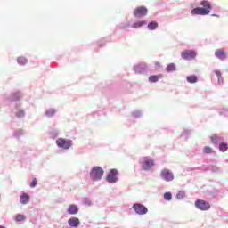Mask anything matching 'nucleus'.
I'll use <instances>...</instances> for the list:
<instances>
[{
    "instance_id": "f257e3e1",
    "label": "nucleus",
    "mask_w": 228,
    "mask_h": 228,
    "mask_svg": "<svg viewBox=\"0 0 228 228\" xmlns=\"http://www.w3.org/2000/svg\"><path fill=\"white\" fill-rule=\"evenodd\" d=\"M102 175H104V170L101 167H94L90 173V177L93 181H101Z\"/></svg>"
},
{
    "instance_id": "f03ea898",
    "label": "nucleus",
    "mask_w": 228,
    "mask_h": 228,
    "mask_svg": "<svg viewBox=\"0 0 228 228\" xmlns=\"http://www.w3.org/2000/svg\"><path fill=\"white\" fill-rule=\"evenodd\" d=\"M195 206L200 211H208V209H211V204L204 200H197Z\"/></svg>"
},
{
    "instance_id": "7ed1b4c3",
    "label": "nucleus",
    "mask_w": 228,
    "mask_h": 228,
    "mask_svg": "<svg viewBox=\"0 0 228 228\" xmlns=\"http://www.w3.org/2000/svg\"><path fill=\"white\" fill-rule=\"evenodd\" d=\"M181 57L183 58V60L187 61L195 60V58H197V52L194 50H185L182 52Z\"/></svg>"
},
{
    "instance_id": "20e7f679",
    "label": "nucleus",
    "mask_w": 228,
    "mask_h": 228,
    "mask_svg": "<svg viewBox=\"0 0 228 228\" xmlns=\"http://www.w3.org/2000/svg\"><path fill=\"white\" fill-rule=\"evenodd\" d=\"M117 175H118V171L117 169H111L106 176V181H108V183H110V184H114V183H117V181H118Z\"/></svg>"
},
{
    "instance_id": "39448f33",
    "label": "nucleus",
    "mask_w": 228,
    "mask_h": 228,
    "mask_svg": "<svg viewBox=\"0 0 228 228\" xmlns=\"http://www.w3.org/2000/svg\"><path fill=\"white\" fill-rule=\"evenodd\" d=\"M56 143L61 149H70L72 147V141L63 138H59L56 141Z\"/></svg>"
},
{
    "instance_id": "423d86ee",
    "label": "nucleus",
    "mask_w": 228,
    "mask_h": 228,
    "mask_svg": "<svg viewBox=\"0 0 228 228\" xmlns=\"http://www.w3.org/2000/svg\"><path fill=\"white\" fill-rule=\"evenodd\" d=\"M154 159H150L149 157H144L142 159V167L143 168V170H151V168H152V167H154Z\"/></svg>"
},
{
    "instance_id": "0eeeda50",
    "label": "nucleus",
    "mask_w": 228,
    "mask_h": 228,
    "mask_svg": "<svg viewBox=\"0 0 228 228\" xmlns=\"http://www.w3.org/2000/svg\"><path fill=\"white\" fill-rule=\"evenodd\" d=\"M148 12L149 11L147 10V8L145 6H139L134 9V16L140 19L141 17H145V15H147Z\"/></svg>"
},
{
    "instance_id": "6e6552de",
    "label": "nucleus",
    "mask_w": 228,
    "mask_h": 228,
    "mask_svg": "<svg viewBox=\"0 0 228 228\" xmlns=\"http://www.w3.org/2000/svg\"><path fill=\"white\" fill-rule=\"evenodd\" d=\"M133 209L135 211L137 215H147L149 211V209H147V207L142 204H134Z\"/></svg>"
},
{
    "instance_id": "1a4fd4ad",
    "label": "nucleus",
    "mask_w": 228,
    "mask_h": 228,
    "mask_svg": "<svg viewBox=\"0 0 228 228\" xmlns=\"http://www.w3.org/2000/svg\"><path fill=\"white\" fill-rule=\"evenodd\" d=\"M160 175L163 179H165V181H174V173L168 169H163L160 173Z\"/></svg>"
},
{
    "instance_id": "9d476101",
    "label": "nucleus",
    "mask_w": 228,
    "mask_h": 228,
    "mask_svg": "<svg viewBox=\"0 0 228 228\" xmlns=\"http://www.w3.org/2000/svg\"><path fill=\"white\" fill-rule=\"evenodd\" d=\"M191 15H209V10L204 9L202 7L194 8L191 12Z\"/></svg>"
},
{
    "instance_id": "9b49d317",
    "label": "nucleus",
    "mask_w": 228,
    "mask_h": 228,
    "mask_svg": "<svg viewBox=\"0 0 228 228\" xmlns=\"http://www.w3.org/2000/svg\"><path fill=\"white\" fill-rule=\"evenodd\" d=\"M216 57L219 60H225L227 58V53L224 49H216L215 51Z\"/></svg>"
},
{
    "instance_id": "f8f14e48",
    "label": "nucleus",
    "mask_w": 228,
    "mask_h": 228,
    "mask_svg": "<svg viewBox=\"0 0 228 228\" xmlns=\"http://www.w3.org/2000/svg\"><path fill=\"white\" fill-rule=\"evenodd\" d=\"M68 224L70 227H77L80 224L79 218L77 217H70L68 220Z\"/></svg>"
},
{
    "instance_id": "ddd939ff",
    "label": "nucleus",
    "mask_w": 228,
    "mask_h": 228,
    "mask_svg": "<svg viewBox=\"0 0 228 228\" xmlns=\"http://www.w3.org/2000/svg\"><path fill=\"white\" fill-rule=\"evenodd\" d=\"M159 79H163V74L151 75L148 78L150 83H158Z\"/></svg>"
},
{
    "instance_id": "4468645a",
    "label": "nucleus",
    "mask_w": 228,
    "mask_h": 228,
    "mask_svg": "<svg viewBox=\"0 0 228 228\" xmlns=\"http://www.w3.org/2000/svg\"><path fill=\"white\" fill-rule=\"evenodd\" d=\"M68 213L69 215H77V213H79V208H77L75 204L69 205Z\"/></svg>"
},
{
    "instance_id": "2eb2a0df",
    "label": "nucleus",
    "mask_w": 228,
    "mask_h": 228,
    "mask_svg": "<svg viewBox=\"0 0 228 228\" xmlns=\"http://www.w3.org/2000/svg\"><path fill=\"white\" fill-rule=\"evenodd\" d=\"M20 202L23 205L29 204V195L23 193L20 198Z\"/></svg>"
},
{
    "instance_id": "dca6fc26",
    "label": "nucleus",
    "mask_w": 228,
    "mask_h": 228,
    "mask_svg": "<svg viewBox=\"0 0 228 228\" xmlns=\"http://www.w3.org/2000/svg\"><path fill=\"white\" fill-rule=\"evenodd\" d=\"M200 5L203 6L204 10H208L211 12V4L208 1H201Z\"/></svg>"
},
{
    "instance_id": "f3484780",
    "label": "nucleus",
    "mask_w": 228,
    "mask_h": 228,
    "mask_svg": "<svg viewBox=\"0 0 228 228\" xmlns=\"http://www.w3.org/2000/svg\"><path fill=\"white\" fill-rule=\"evenodd\" d=\"M158 22L151 21L148 24V29H150V31H154V29H158Z\"/></svg>"
},
{
    "instance_id": "a211bd4d",
    "label": "nucleus",
    "mask_w": 228,
    "mask_h": 228,
    "mask_svg": "<svg viewBox=\"0 0 228 228\" xmlns=\"http://www.w3.org/2000/svg\"><path fill=\"white\" fill-rule=\"evenodd\" d=\"M22 94L20 93H14L11 96V101H20Z\"/></svg>"
},
{
    "instance_id": "6ab92c4d",
    "label": "nucleus",
    "mask_w": 228,
    "mask_h": 228,
    "mask_svg": "<svg viewBox=\"0 0 228 228\" xmlns=\"http://www.w3.org/2000/svg\"><path fill=\"white\" fill-rule=\"evenodd\" d=\"M145 24H147V21H137L132 25V28L136 29L138 28H142V26H145Z\"/></svg>"
},
{
    "instance_id": "aec40b11",
    "label": "nucleus",
    "mask_w": 228,
    "mask_h": 228,
    "mask_svg": "<svg viewBox=\"0 0 228 228\" xmlns=\"http://www.w3.org/2000/svg\"><path fill=\"white\" fill-rule=\"evenodd\" d=\"M167 72H175L176 70L175 64L170 63L167 68H166Z\"/></svg>"
},
{
    "instance_id": "412c9836",
    "label": "nucleus",
    "mask_w": 228,
    "mask_h": 228,
    "mask_svg": "<svg viewBox=\"0 0 228 228\" xmlns=\"http://www.w3.org/2000/svg\"><path fill=\"white\" fill-rule=\"evenodd\" d=\"M187 81H188V83H197V81H198L197 76L191 75V76L187 77Z\"/></svg>"
},
{
    "instance_id": "4be33fe9",
    "label": "nucleus",
    "mask_w": 228,
    "mask_h": 228,
    "mask_svg": "<svg viewBox=\"0 0 228 228\" xmlns=\"http://www.w3.org/2000/svg\"><path fill=\"white\" fill-rule=\"evenodd\" d=\"M17 61L19 65H26V63H28V59H26L25 57H19L17 59Z\"/></svg>"
},
{
    "instance_id": "5701e85b",
    "label": "nucleus",
    "mask_w": 228,
    "mask_h": 228,
    "mask_svg": "<svg viewBox=\"0 0 228 228\" xmlns=\"http://www.w3.org/2000/svg\"><path fill=\"white\" fill-rule=\"evenodd\" d=\"M228 147H227V143H224V142H222L220 145H219V151L221 152H226Z\"/></svg>"
},
{
    "instance_id": "b1692460",
    "label": "nucleus",
    "mask_w": 228,
    "mask_h": 228,
    "mask_svg": "<svg viewBox=\"0 0 228 228\" xmlns=\"http://www.w3.org/2000/svg\"><path fill=\"white\" fill-rule=\"evenodd\" d=\"M15 220L16 222H24V220H26V216L19 214L15 216Z\"/></svg>"
},
{
    "instance_id": "393cba45",
    "label": "nucleus",
    "mask_w": 228,
    "mask_h": 228,
    "mask_svg": "<svg viewBox=\"0 0 228 228\" xmlns=\"http://www.w3.org/2000/svg\"><path fill=\"white\" fill-rule=\"evenodd\" d=\"M54 113H56V110L54 109H50L46 111L45 115L46 117H53Z\"/></svg>"
},
{
    "instance_id": "a878e982",
    "label": "nucleus",
    "mask_w": 228,
    "mask_h": 228,
    "mask_svg": "<svg viewBox=\"0 0 228 228\" xmlns=\"http://www.w3.org/2000/svg\"><path fill=\"white\" fill-rule=\"evenodd\" d=\"M203 152L204 154H211V152H213V148L206 146L203 149Z\"/></svg>"
},
{
    "instance_id": "bb28decb",
    "label": "nucleus",
    "mask_w": 228,
    "mask_h": 228,
    "mask_svg": "<svg viewBox=\"0 0 228 228\" xmlns=\"http://www.w3.org/2000/svg\"><path fill=\"white\" fill-rule=\"evenodd\" d=\"M184 197H186V193L184 192V191H180L176 195V198L178 200L184 199Z\"/></svg>"
},
{
    "instance_id": "cd10ccee",
    "label": "nucleus",
    "mask_w": 228,
    "mask_h": 228,
    "mask_svg": "<svg viewBox=\"0 0 228 228\" xmlns=\"http://www.w3.org/2000/svg\"><path fill=\"white\" fill-rule=\"evenodd\" d=\"M135 72H138L139 74H142L143 72V66L142 65H137L134 67Z\"/></svg>"
},
{
    "instance_id": "c85d7f7f",
    "label": "nucleus",
    "mask_w": 228,
    "mask_h": 228,
    "mask_svg": "<svg viewBox=\"0 0 228 228\" xmlns=\"http://www.w3.org/2000/svg\"><path fill=\"white\" fill-rule=\"evenodd\" d=\"M211 142H212V143H218V142H220V138L216 135H213L211 137Z\"/></svg>"
},
{
    "instance_id": "c756f323",
    "label": "nucleus",
    "mask_w": 228,
    "mask_h": 228,
    "mask_svg": "<svg viewBox=\"0 0 228 228\" xmlns=\"http://www.w3.org/2000/svg\"><path fill=\"white\" fill-rule=\"evenodd\" d=\"M164 199H165V200H172V193H170V192H166V193L164 194Z\"/></svg>"
},
{
    "instance_id": "7c9ffc66",
    "label": "nucleus",
    "mask_w": 228,
    "mask_h": 228,
    "mask_svg": "<svg viewBox=\"0 0 228 228\" xmlns=\"http://www.w3.org/2000/svg\"><path fill=\"white\" fill-rule=\"evenodd\" d=\"M16 116L20 118V117H24V110H19L17 113H16Z\"/></svg>"
},
{
    "instance_id": "2f4dec72",
    "label": "nucleus",
    "mask_w": 228,
    "mask_h": 228,
    "mask_svg": "<svg viewBox=\"0 0 228 228\" xmlns=\"http://www.w3.org/2000/svg\"><path fill=\"white\" fill-rule=\"evenodd\" d=\"M37 186V178H34L30 183V188H35Z\"/></svg>"
},
{
    "instance_id": "473e14b6",
    "label": "nucleus",
    "mask_w": 228,
    "mask_h": 228,
    "mask_svg": "<svg viewBox=\"0 0 228 228\" xmlns=\"http://www.w3.org/2000/svg\"><path fill=\"white\" fill-rule=\"evenodd\" d=\"M216 74L219 79L222 77V73H220V71H216Z\"/></svg>"
},
{
    "instance_id": "72a5a7b5",
    "label": "nucleus",
    "mask_w": 228,
    "mask_h": 228,
    "mask_svg": "<svg viewBox=\"0 0 228 228\" xmlns=\"http://www.w3.org/2000/svg\"><path fill=\"white\" fill-rule=\"evenodd\" d=\"M155 65H156L157 67H161V64H160L159 62H155Z\"/></svg>"
},
{
    "instance_id": "f704fd0d",
    "label": "nucleus",
    "mask_w": 228,
    "mask_h": 228,
    "mask_svg": "<svg viewBox=\"0 0 228 228\" xmlns=\"http://www.w3.org/2000/svg\"><path fill=\"white\" fill-rule=\"evenodd\" d=\"M18 133H20V134H22V130H19Z\"/></svg>"
},
{
    "instance_id": "c9c22d12",
    "label": "nucleus",
    "mask_w": 228,
    "mask_h": 228,
    "mask_svg": "<svg viewBox=\"0 0 228 228\" xmlns=\"http://www.w3.org/2000/svg\"><path fill=\"white\" fill-rule=\"evenodd\" d=\"M212 17H218V15H216V14H212Z\"/></svg>"
},
{
    "instance_id": "e433bc0d",
    "label": "nucleus",
    "mask_w": 228,
    "mask_h": 228,
    "mask_svg": "<svg viewBox=\"0 0 228 228\" xmlns=\"http://www.w3.org/2000/svg\"><path fill=\"white\" fill-rule=\"evenodd\" d=\"M16 134V136H19V132H16V134Z\"/></svg>"
},
{
    "instance_id": "4c0bfd02",
    "label": "nucleus",
    "mask_w": 228,
    "mask_h": 228,
    "mask_svg": "<svg viewBox=\"0 0 228 228\" xmlns=\"http://www.w3.org/2000/svg\"><path fill=\"white\" fill-rule=\"evenodd\" d=\"M0 228H6L5 226L0 225Z\"/></svg>"
}]
</instances>
